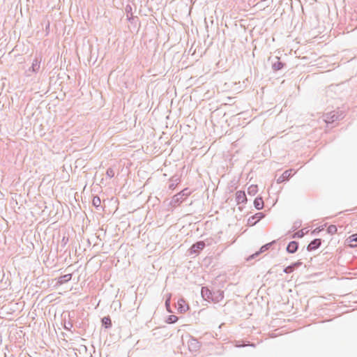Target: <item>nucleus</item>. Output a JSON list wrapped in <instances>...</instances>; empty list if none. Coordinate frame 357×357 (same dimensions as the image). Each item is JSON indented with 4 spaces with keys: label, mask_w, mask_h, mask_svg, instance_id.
Wrapping results in <instances>:
<instances>
[{
    "label": "nucleus",
    "mask_w": 357,
    "mask_h": 357,
    "mask_svg": "<svg viewBox=\"0 0 357 357\" xmlns=\"http://www.w3.org/2000/svg\"><path fill=\"white\" fill-rule=\"evenodd\" d=\"M268 245H266L262 246V247L261 248V249H260V251H259V252L255 253V255H259V252H264L266 250H267V249H268Z\"/></svg>",
    "instance_id": "nucleus-18"
},
{
    "label": "nucleus",
    "mask_w": 357,
    "mask_h": 357,
    "mask_svg": "<svg viewBox=\"0 0 357 357\" xmlns=\"http://www.w3.org/2000/svg\"><path fill=\"white\" fill-rule=\"evenodd\" d=\"M291 170H287V171H285L284 173H283V177L284 178H288L291 176Z\"/></svg>",
    "instance_id": "nucleus-17"
},
{
    "label": "nucleus",
    "mask_w": 357,
    "mask_h": 357,
    "mask_svg": "<svg viewBox=\"0 0 357 357\" xmlns=\"http://www.w3.org/2000/svg\"><path fill=\"white\" fill-rule=\"evenodd\" d=\"M257 187L256 185H251L248 188V193H255L257 192Z\"/></svg>",
    "instance_id": "nucleus-16"
},
{
    "label": "nucleus",
    "mask_w": 357,
    "mask_h": 357,
    "mask_svg": "<svg viewBox=\"0 0 357 357\" xmlns=\"http://www.w3.org/2000/svg\"><path fill=\"white\" fill-rule=\"evenodd\" d=\"M254 205L258 210L261 209L264 207V202L261 197L256 198L254 201Z\"/></svg>",
    "instance_id": "nucleus-9"
},
{
    "label": "nucleus",
    "mask_w": 357,
    "mask_h": 357,
    "mask_svg": "<svg viewBox=\"0 0 357 357\" xmlns=\"http://www.w3.org/2000/svg\"><path fill=\"white\" fill-rule=\"evenodd\" d=\"M321 245V239L317 238L312 241L307 246L308 250H314L318 248Z\"/></svg>",
    "instance_id": "nucleus-5"
},
{
    "label": "nucleus",
    "mask_w": 357,
    "mask_h": 357,
    "mask_svg": "<svg viewBox=\"0 0 357 357\" xmlns=\"http://www.w3.org/2000/svg\"><path fill=\"white\" fill-rule=\"evenodd\" d=\"M111 172H112V169H110V170H109V169H108V170L107 171V173L108 174H111Z\"/></svg>",
    "instance_id": "nucleus-21"
},
{
    "label": "nucleus",
    "mask_w": 357,
    "mask_h": 357,
    "mask_svg": "<svg viewBox=\"0 0 357 357\" xmlns=\"http://www.w3.org/2000/svg\"><path fill=\"white\" fill-rule=\"evenodd\" d=\"M208 291H209V290L208 289H202V294L208 293Z\"/></svg>",
    "instance_id": "nucleus-20"
},
{
    "label": "nucleus",
    "mask_w": 357,
    "mask_h": 357,
    "mask_svg": "<svg viewBox=\"0 0 357 357\" xmlns=\"http://www.w3.org/2000/svg\"><path fill=\"white\" fill-rule=\"evenodd\" d=\"M111 172H112V169H110V170H109V169H108V170L107 171V173L108 174H111Z\"/></svg>",
    "instance_id": "nucleus-22"
},
{
    "label": "nucleus",
    "mask_w": 357,
    "mask_h": 357,
    "mask_svg": "<svg viewBox=\"0 0 357 357\" xmlns=\"http://www.w3.org/2000/svg\"><path fill=\"white\" fill-rule=\"evenodd\" d=\"M102 324L105 328H109L112 326V321L109 317H105L102 319Z\"/></svg>",
    "instance_id": "nucleus-12"
},
{
    "label": "nucleus",
    "mask_w": 357,
    "mask_h": 357,
    "mask_svg": "<svg viewBox=\"0 0 357 357\" xmlns=\"http://www.w3.org/2000/svg\"><path fill=\"white\" fill-rule=\"evenodd\" d=\"M297 235H298V237H302L303 236V234L298 233Z\"/></svg>",
    "instance_id": "nucleus-23"
},
{
    "label": "nucleus",
    "mask_w": 357,
    "mask_h": 357,
    "mask_svg": "<svg viewBox=\"0 0 357 357\" xmlns=\"http://www.w3.org/2000/svg\"><path fill=\"white\" fill-rule=\"evenodd\" d=\"M224 298V292L222 291H218L213 293V296L211 298L208 297V299L211 300L213 303H218Z\"/></svg>",
    "instance_id": "nucleus-1"
},
{
    "label": "nucleus",
    "mask_w": 357,
    "mask_h": 357,
    "mask_svg": "<svg viewBox=\"0 0 357 357\" xmlns=\"http://www.w3.org/2000/svg\"><path fill=\"white\" fill-rule=\"evenodd\" d=\"M204 246H205V243L203 241H199V242L196 243L195 244H194L192 246V250L194 252H197V251L203 250Z\"/></svg>",
    "instance_id": "nucleus-7"
},
{
    "label": "nucleus",
    "mask_w": 357,
    "mask_h": 357,
    "mask_svg": "<svg viewBox=\"0 0 357 357\" xmlns=\"http://www.w3.org/2000/svg\"><path fill=\"white\" fill-rule=\"evenodd\" d=\"M166 305H167V306H169V303H168V302H167V301H166Z\"/></svg>",
    "instance_id": "nucleus-24"
},
{
    "label": "nucleus",
    "mask_w": 357,
    "mask_h": 357,
    "mask_svg": "<svg viewBox=\"0 0 357 357\" xmlns=\"http://www.w3.org/2000/svg\"><path fill=\"white\" fill-rule=\"evenodd\" d=\"M301 264H302V263L301 261H296V262L292 264L291 265L286 267L284 269V272L286 273H292L294 271V269L296 268H298L300 266H301Z\"/></svg>",
    "instance_id": "nucleus-3"
},
{
    "label": "nucleus",
    "mask_w": 357,
    "mask_h": 357,
    "mask_svg": "<svg viewBox=\"0 0 357 357\" xmlns=\"http://www.w3.org/2000/svg\"><path fill=\"white\" fill-rule=\"evenodd\" d=\"M284 64L280 61L279 58H277V61L273 64V68L275 70H279L282 68Z\"/></svg>",
    "instance_id": "nucleus-11"
},
{
    "label": "nucleus",
    "mask_w": 357,
    "mask_h": 357,
    "mask_svg": "<svg viewBox=\"0 0 357 357\" xmlns=\"http://www.w3.org/2000/svg\"><path fill=\"white\" fill-rule=\"evenodd\" d=\"M178 321V317L175 315L168 316L166 322L168 324H174Z\"/></svg>",
    "instance_id": "nucleus-14"
},
{
    "label": "nucleus",
    "mask_w": 357,
    "mask_h": 357,
    "mask_svg": "<svg viewBox=\"0 0 357 357\" xmlns=\"http://www.w3.org/2000/svg\"><path fill=\"white\" fill-rule=\"evenodd\" d=\"M71 278H72L71 274L64 275L59 278L57 283L59 284H62L63 283L70 280Z\"/></svg>",
    "instance_id": "nucleus-8"
},
{
    "label": "nucleus",
    "mask_w": 357,
    "mask_h": 357,
    "mask_svg": "<svg viewBox=\"0 0 357 357\" xmlns=\"http://www.w3.org/2000/svg\"><path fill=\"white\" fill-rule=\"evenodd\" d=\"M349 243L351 247H356L357 246V234H353L349 238Z\"/></svg>",
    "instance_id": "nucleus-10"
},
{
    "label": "nucleus",
    "mask_w": 357,
    "mask_h": 357,
    "mask_svg": "<svg viewBox=\"0 0 357 357\" xmlns=\"http://www.w3.org/2000/svg\"><path fill=\"white\" fill-rule=\"evenodd\" d=\"M297 249H298V243L295 241L290 242L288 244L287 248V252H289L290 253L295 252L297 250Z\"/></svg>",
    "instance_id": "nucleus-6"
},
{
    "label": "nucleus",
    "mask_w": 357,
    "mask_h": 357,
    "mask_svg": "<svg viewBox=\"0 0 357 357\" xmlns=\"http://www.w3.org/2000/svg\"><path fill=\"white\" fill-rule=\"evenodd\" d=\"M178 310L181 312H185L188 310V305L183 299L178 300Z\"/></svg>",
    "instance_id": "nucleus-4"
},
{
    "label": "nucleus",
    "mask_w": 357,
    "mask_h": 357,
    "mask_svg": "<svg viewBox=\"0 0 357 357\" xmlns=\"http://www.w3.org/2000/svg\"><path fill=\"white\" fill-rule=\"evenodd\" d=\"M186 191H187V189H185L181 192L178 193L176 196H180L181 194H183V195H185V196H188L190 192H185Z\"/></svg>",
    "instance_id": "nucleus-19"
},
{
    "label": "nucleus",
    "mask_w": 357,
    "mask_h": 357,
    "mask_svg": "<svg viewBox=\"0 0 357 357\" xmlns=\"http://www.w3.org/2000/svg\"><path fill=\"white\" fill-rule=\"evenodd\" d=\"M236 200L237 204H242L247 201L246 195L244 191H237L236 192Z\"/></svg>",
    "instance_id": "nucleus-2"
},
{
    "label": "nucleus",
    "mask_w": 357,
    "mask_h": 357,
    "mask_svg": "<svg viewBox=\"0 0 357 357\" xmlns=\"http://www.w3.org/2000/svg\"><path fill=\"white\" fill-rule=\"evenodd\" d=\"M327 231L331 234H335L337 233V229L335 225H331L327 228Z\"/></svg>",
    "instance_id": "nucleus-15"
},
{
    "label": "nucleus",
    "mask_w": 357,
    "mask_h": 357,
    "mask_svg": "<svg viewBox=\"0 0 357 357\" xmlns=\"http://www.w3.org/2000/svg\"><path fill=\"white\" fill-rule=\"evenodd\" d=\"M100 204H101V200H100V197L98 196L93 197V198L92 199V204L95 207L98 208L100 206Z\"/></svg>",
    "instance_id": "nucleus-13"
}]
</instances>
